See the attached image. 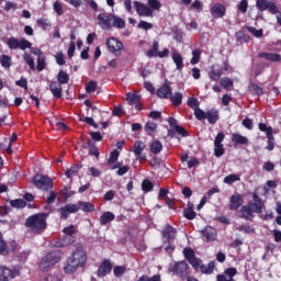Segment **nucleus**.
<instances>
[{"instance_id":"39","label":"nucleus","mask_w":281,"mask_h":281,"mask_svg":"<svg viewBox=\"0 0 281 281\" xmlns=\"http://www.w3.org/2000/svg\"><path fill=\"white\" fill-rule=\"evenodd\" d=\"M0 64L5 69H10V67L12 66V58L10 56H8V55H2L0 57Z\"/></svg>"},{"instance_id":"9","label":"nucleus","mask_w":281,"mask_h":281,"mask_svg":"<svg viewBox=\"0 0 281 281\" xmlns=\"http://www.w3.org/2000/svg\"><path fill=\"white\" fill-rule=\"evenodd\" d=\"M170 273H175V276H188V262L186 261H177L169 265Z\"/></svg>"},{"instance_id":"21","label":"nucleus","mask_w":281,"mask_h":281,"mask_svg":"<svg viewBox=\"0 0 281 281\" xmlns=\"http://www.w3.org/2000/svg\"><path fill=\"white\" fill-rule=\"evenodd\" d=\"M171 58L176 65V69L181 71L183 69V56H181L179 52L173 50Z\"/></svg>"},{"instance_id":"5","label":"nucleus","mask_w":281,"mask_h":281,"mask_svg":"<svg viewBox=\"0 0 281 281\" xmlns=\"http://www.w3.org/2000/svg\"><path fill=\"white\" fill-rule=\"evenodd\" d=\"M65 236L58 241L57 247H68L71 245L76 238L74 235L76 234V226L70 225L63 229Z\"/></svg>"},{"instance_id":"8","label":"nucleus","mask_w":281,"mask_h":281,"mask_svg":"<svg viewBox=\"0 0 281 281\" xmlns=\"http://www.w3.org/2000/svg\"><path fill=\"white\" fill-rule=\"evenodd\" d=\"M19 276H21L19 268L10 269L5 266H0V281L14 280V278H19Z\"/></svg>"},{"instance_id":"23","label":"nucleus","mask_w":281,"mask_h":281,"mask_svg":"<svg viewBox=\"0 0 281 281\" xmlns=\"http://www.w3.org/2000/svg\"><path fill=\"white\" fill-rule=\"evenodd\" d=\"M244 201H243V196H240L238 193H235L232 195L231 198V210H238V207H240V205H243Z\"/></svg>"},{"instance_id":"53","label":"nucleus","mask_w":281,"mask_h":281,"mask_svg":"<svg viewBox=\"0 0 281 281\" xmlns=\"http://www.w3.org/2000/svg\"><path fill=\"white\" fill-rule=\"evenodd\" d=\"M191 10H196V12H201L203 10V2L200 0H195L193 3L190 4Z\"/></svg>"},{"instance_id":"50","label":"nucleus","mask_w":281,"mask_h":281,"mask_svg":"<svg viewBox=\"0 0 281 281\" xmlns=\"http://www.w3.org/2000/svg\"><path fill=\"white\" fill-rule=\"evenodd\" d=\"M97 88H98V82H95L94 80H91L86 85L87 93H93V91H95Z\"/></svg>"},{"instance_id":"34","label":"nucleus","mask_w":281,"mask_h":281,"mask_svg":"<svg viewBox=\"0 0 281 281\" xmlns=\"http://www.w3.org/2000/svg\"><path fill=\"white\" fill-rule=\"evenodd\" d=\"M23 60H24V63H26V65H29V67L32 71L36 70V65L34 64V57H32V55L25 53L23 55Z\"/></svg>"},{"instance_id":"3","label":"nucleus","mask_w":281,"mask_h":281,"mask_svg":"<svg viewBox=\"0 0 281 281\" xmlns=\"http://www.w3.org/2000/svg\"><path fill=\"white\" fill-rule=\"evenodd\" d=\"M175 238H177V229L172 226H166L162 229V243L167 244L165 249L168 254H172L175 251Z\"/></svg>"},{"instance_id":"31","label":"nucleus","mask_w":281,"mask_h":281,"mask_svg":"<svg viewBox=\"0 0 281 281\" xmlns=\"http://www.w3.org/2000/svg\"><path fill=\"white\" fill-rule=\"evenodd\" d=\"M243 218H246L247 221H251L254 218V212L251 211V207L249 205H245L240 209Z\"/></svg>"},{"instance_id":"52","label":"nucleus","mask_w":281,"mask_h":281,"mask_svg":"<svg viewBox=\"0 0 281 281\" xmlns=\"http://www.w3.org/2000/svg\"><path fill=\"white\" fill-rule=\"evenodd\" d=\"M221 85L227 91V90H229L231 87H234V81H232V79H229V78H222Z\"/></svg>"},{"instance_id":"27","label":"nucleus","mask_w":281,"mask_h":281,"mask_svg":"<svg viewBox=\"0 0 281 281\" xmlns=\"http://www.w3.org/2000/svg\"><path fill=\"white\" fill-rule=\"evenodd\" d=\"M112 27H116V30H124V27H126V21H124V19L113 14Z\"/></svg>"},{"instance_id":"55","label":"nucleus","mask_w":281,"mask_h":281,"mask_svg":"<svg viewBox=\"0 0 281 281\" xmlns=\"http://www.w3.org/2000/svg\"><path fill=\"white\" fill-rule=\"evenodd\" d=\"M126 100H127V102H130V104H135L139 100V95H137L135 93H127Z\"/></svg>"},{"instance_id":"56","label":"nucleus","mask_w":281,"mask_h":281,"mask_svg":"<svg viewBox=\"0 0 281 281\" xmlns=\"http://www.w3.org/2000/svg\"><path fill=\"white\" fill-rule=\"evenodd\" d=\"M184 216L186 218H188L189 221H193V218H196V212H194V210L192 209H187L184 211Z\"/></svg>"},{"instance_id":"38","label":"nucleus","mask_w":281,"mask_h":281,"mask_svg":"<svg viewBox=\"0 0 281 281\" xmlns=\"http://www.w3.org/2000/svg\"><path fill=\"white\" fill-rule=\"evenodd\" d=\"M169 98H171V102L175 106H180L182 100H183V94L176 92L171 94Z\"/></svg>"},{"instance_id":"64","label":"nucleus","mask_w":281,"mask_h":281,"mask_svg":"<svg viewBox=\"0 0 281 281\" xmlns=\"http://www.w3.org/2000/svg\"><path fill=\"white\" fill-rule=\"evenodd\" d=\"M138 27H139V30H153V24L148 23L146 21H140L138 23Z\"/></svg>"},{"instance_id":"48","label":"nucleus","mask_w":281,"mask_h":281,"mask_svg":"<svg viewBox=\"0 0 281 281\" xmlns=\"http://www.w3.org/2000/svg\"><path fill=\"white\" fill-rule=\"evenodd\" d=\"M248 32H250V34H252L254 36H256L257 38H261L263 31L262 29L257 30L254 26H247Z\"/></svg>"},{"instance_id":"18","label":"nucleus","mask_w":281,"mask_h":281,"mask_svg":"<svg viewBox=\"0 0 281 281\" xmlns=\"http://www.w3.org/2000/svg\"><path fill=\"white\" fill-rule=\"evenodd\" d=\"M106 45L110 49V52H112V54H115V52H121V49L124 47V45L122 44V42H120L117 38L115 37H111L106 41Z\"/></svg>"},{"instance_id":"7","label":"nucleus","mask_w":281,"mask_h":281,"mask_svg":"<svg viewBox=\"0 0 281 281\" xmlns=\"http://www.w3.org/2000/svg\"><path fill=\"white\" fill-rule=\"evenodd\" d=\"M33 183L35 188H38V190H50V188H54V182L52 181V178L47 176L36 175L33 178Z\"/></svg>"},{"instance_id":"11","label":"nucleus","mask_w":281,"mask_h":281,"mask_svg":"<svg viewBox=\"0 0 281 281\" xmlns=\"http://www.w3.org/2000/svg\"><path fill=\"white\" fill-rule=\"evenodd\" d=\"M256 5L261 12H265V10H269L271 14H278V7H276V3L271 1L257 0Z\"/></svg>"},{"instance_id":"60","label":"nucleus","mask_w":281,"mask_h":281,"mask_svg":"<svg viewBox=\"0 0 281 281\" xmlns=\"http://www.w3.org/2000/svg\"><path fill=\"white\" fill-rule=\"evenodd\" d=\"M188 105L191 108V109H194V111L196 109H199V100L196 98H190L188 100Z\"/></svg>"},{"instance_id":"44","label":"nucleus","mask_w":281,"mask_h":281,"mask_svg":"<svg viewBox=\"0 0 281 281\" xmlns=\"http://www.w3.org/2000/svg\"><path fill=\"white\" fill-rule=\"evenodd\" d=\"M200 60H201V50L200 49H194L192 52L191 65H199Z\"/></svg>"},{"instance_id":"54","label":"nucleus","mask_w":281,"mask_h":281,"mask_svg":"<svg viewBox=\"0 0 281 281\" xmlns=\"http://www.w3.org/2000/svg\"><path fill=\"white\" fill-rule=\"evenodd\" d=\"M194 115L196 120H206L207 112H204L203 110L198 108L194 110Z\"/></svg>"},{"instance_id":"62","label":"nucleus","mask_w":281,"mask_h":281,"mask_svg":"<svg viewBox=\"0 0 281 281\" xmlns=\"http://www.w3.org/2000/svg\"><path fill=\"white\" fill-rule=\"evenodd\" d=\"M43 69H45V57L40 56L37 58V70L43 71Z\"/></svg>"},{"instance_id":"19","label":"nucleus","mask_w":281,"mask_h":281,"mask_svg":"<svg viewBox=\"0 0 281 281\" xmlns=\"http://www.w3.org/2000/svg\"><path fill=\"white\" fill-rule=\"evenodd\" d=\"M203 239L207 243L212 240H216V229L214 227L207 226L204 231H202Z\"/></svg>"},{"instance_id":"40","label":"nucleus","mask_w":281,"mask_h":281,"mask_svg":"<svg viewBox=\"0 0 281 281\" xmlns=\"http://www.w3.org/2000/svg\"><path fill=\"white\" fill-rule=\"evenodd\" d=\"M59 85H67L69 82V75L65 71H59L57 76Z\"/></svg>"},{"instance_id":"61","label":"nucleus","mask_w":281,"mask_h":281,"mask_svg":"<svg viewBox=\"0 0 281 281\" xmlns=\"http://www.w3.org/2000/svg\"><path fill=\"white\" fill-rule=\"evenodd\" d=\"M223 139H225V134L223 132H220L214 140V146L223 145Z\"/></svg>"},{"instance_id":"63","label":"nucleus","mask_w":281,"mask_h":281,"mask_svg":"<svg viewBox=\"0 0 281 281\" xmlns=\"http://www.w3.org/2000/svg\"><path fill=\"white\" fill-rule=\"evenodd\" d=\"M214 151H215V157H222L224 155L225 149L223 148V145H214Z\"/></svg>"},{"instance_id":"47","label":"nucleus","mask_w":281,"mask_h":281,"mask_svg":"<svg viewBox=\"0 0 281 281\" xmlns=\"http://www.w3.org/2000/svg\"><path fill=\"white\" fill-rule=\"evenodd\" d=\"M145 131L148 135H153L155 131H157V124L153 122H147L145 125Z\"/></svg>"},{"instance_id":"42","label":"nucleus","mask_w":281,"mask_h":281,"mask_svg":"<svg viewBox=\"0 0 281 281\" xmlns=\"http://www.w3.org/2000/svg\"><path fill=\"white\" fill-rule=\"evenodd\" d=\"M221 76H222L221 69L213 67L212 71L210 72L211 80L218 82V80H221Z\"/></svg>"},{"instance_id":"4","label":"nucleus","mask_w":281,"mask_h":281,"mask_svg":"<svg viewBox=\"0 0 281 281\" xmlns=\"http://www.w3.org/2000/svg\"><path fill=\"white\" fill-rule=\"evenodd\" d=\"M61 259V256L58 251H52L42 259L40 267L42 271H47L54 265H58V261Z\"/></svg>"},{"instance_id":"16","label":"nucleus","mask_w":281,"mask_h":281,"mask_svg":"<svg viewBox=\"0 0 281 281\" xmlns=\"http://www.w3.org/2000/svg\"><path fill=\"white\" fill-rule=\"evenodd\" d=\"M134 7L138 16H153V10L148 5L139 1H134Z\"/></svg>"},{"instance_id":"6","label":"nucleus","mask_w":281,"mask_h":281,"mask_svg":"<svg viewBox=\"0 0 281 281\" xmlns=\"http://www.w3.org/2000/svg\"><path fill=\"white\" fill-rule=\"evenodd\" d=\"M7 45H8L9 49H22L23 52H25V49L32 47V43H30V41H27L25 38L19 40L16 37L8 38Z\"/></svg>"},{"instance_id":"2","label":"nucleus","mask_w":281,"mask_h":281,"mask_svg":"<svg viewBox=\"0 0 281 281\" xmlns=\"http://www.w3.org/2000/svg\"><path fill=\"white\" fill-rule=\"evenodd\" d=\"M26 227H31L32 232H43L47 227V215L35 214L30 216L25 223Z\"/></svg>"},{"instance_id":"1","label":"nucleus","mask_w":281,"mask_h":281,"mask_svg":"<svg viewBox=\"0 0 281 281\" xmlns=\"http://www.w3.org/2000/svg\"><path fill=\"white\" fill-rule=\"evenodd\" d=\"M85 265H87V252L85 250H76L64 263V273L74 276L79 269H85Z\"/></svg>"},{"instance_id":"49","label":"nucleus","mask_w":281,"mask_h":281,"mask_svg":"<svg viewBox=\"0 0 281 281\" xmlns=\"http://www.w3.org/2000/svg\"><path fill=\"white\" fill-rule=\"evenodd\" d=\"M125 272H126V268H124L122 266H116L113 269V273H114L115 278H122V276H124Z\"/></svg>"},{"instance_id":"26","label":"nucleus","mask_w":281,"mask_h":281,"mask_svg":"<svg viewBox=\"0 0 281 281\" xmlns=\"http://www.w3.org/2000/svg\"><path fill=\"white\" fill-rule=\"evenodd\" d=\"M77 206L79 207L78 211L82 210V212H95V206L91 202L79 201Z\"/></svg>"},{"instance_id":"13","label":"nucleus","mask_w":281,"mask_h":281,"mask_svg":"<svg viewBox=\"0 0 281 281\" xmlns=\"http://www.w3.org/2000/svg\"><path fill=\"white\" fill-rule=\"evenodd\" d=\"M183 256L188 260V262H190L193 269H199V267H201V259L194 257V250L190 248H184Z\"/></svg>"},{"instance_id":"41","label":"nucleus","mask_w":281,"mask_h":281,"mask_svg":"<svg viewBox=\"0 0 281 281\" xmlns=\"http://www.w3.org/2000/svg\"><path fill=\"white\" fill-rule=\"evenodd\" d=\"M147 4L151 12L155 10H161V2H159V0H147Z\"/></svg>"},{"instance_id":"17","label":"nucleus","mask_w":281,"mask_h":281,"mask_svg":"<svg viewBox=\"0 0 281 281\" xmlns=\"http://www.w3.org/2000/svg\"><path fill=\"white\" fill-rule=\"evenodd\" d=\"M112 269H113V266L111 265V261L104 260L99 267V270L97 273L98 278H104L109 276Z\"/></svg>"},{"instance_id":"10","label":"nucleus","mask_w":281,"mask_h":281,"mask_svg":"<svg viewBox=\"0 0 281 281\" xmlns=\"http://www.w3.org/2000/svg\"><path fill=\"white\" fill-rule=\"evenodd\" d=\"M98 23L102 30H111L113 27V13L99 14Z\"/></svg>"},{"instance_id":"25","label":"nucleus","mask_w":281,"mask_h":281,"mask_svg":"<svg viewBox=\"0 0 281 281\" xmlns=\"http://www.w3.org/2000/svg\"><path fill=\"white\" fill-rule=\"evenodd\" d=\"M50 91H52L54 98H56L57 100L63 97V87L60 86V83H58L56 81H53L50 83Z\"/></svg>"},{"instance_id":"22","label":"nucleus","mask_w":281,"mask_h":281,"mask_svg":"<svg viewBox=\"0 0 281 281\" xmlns=\"http://www.w3.org/2000/svg\"><path fill=\"white\" fill-rule=\"evenodd\" d=\"M157 95L159 98L168 99L172 95V89L170 88V86H168V83H165L157 90Z\"/></svg>"},{"instance_id":"43","label":"nucleus","mask_w":281,"mask_h":281,"mask_svg":"<svg viewBox=\"0 0 281 281\" xmlns=\"http://www.w3.org/2000/svg\"><path fill=\"white\" fill-rule=\"evenodd\" d=\"M236 181H240L239 175H229L224 178V183H227L228 186H232V183H236Z\"/></svg>"},{"instance_id":"24","label":"nucleus","mask_w":281,"mask_h":281,"mask_svg":"<svg viewBox=\"0 0 281 281\" xmlns=\"http://www.w3.org/2000/svg\"><path fill=\"white\" fill-rule=\"evenodd\" d=\"M259 58H265L266 60H270V63H280L281 56L276 53H260Z\"/></svg>"},{"instance_id":"59","label":"nucleus","mask_w":281,"mask_h":281,"mask_svg":"<svg viewBox=\"0 0 281 281\" xmlns=\"http://www.w3.org/2000/svg\"><path fill=\"white\" fill-rule=\"evenodd\" d=\"M53 8H54V11L56 12V14H58V16H63V5L60 4V2L56 1L54 4H53Z\"/></svg>"},{"instance_id":"14","label":"nucleus","mask_w":281,"mask_h":281,"mask_svg":"<svg viewBox=\"0 0 281 281\" xmlns=\"http://www.w3.org/2000/svg\"><path fill=\"white\" fill-rule=\"evenodd\" d=\"M78 204H74V203H68L64 206H61L58 212L61 216V218L67 220L69 218L70 214H76V212H78Z\"/></svg>"},{"instance_id":"36","label":"nucleus","mask_w":281,"mask_h":281,"mask_svg":"<svg viewBox=\"0 0 281 281\" xmlns=\"http://www.w3.org/2000/svg\"><path fill=\"white\" fill-rule=\"evenodd\" d=\"M259 130L266 133L268 139H273V130L265 123H259Z\"/></svg>"},{"instance_id":"57","label":"nucleus","mask_w":281,"mask_h":281,"mask_svg":"<svg viewBox=\"0 0 281 281\" xmlns=\"http://www.w3.org/2000/svg\"><path fill=\"white\" fill-rule=\"evenodd\" d=\"M8 252H9L8 244H5V241L0 238V254H1V256H8Z\"/></svg>"},{"instance_id":"33","label":"nucleus","mask_w":281,"mask_h":281,"mask_svg":"<svg viewBox=\"0 0 281 281\" xmlns=\"http://www.w3.org/2000/svg\"><path fill=\"white\" fill-rule=\"evenodd\" d=\"M36 23L42 30H50L52 29V22H49V19L47 18H41L36 20Z\"/></svg>"},{"instance_id":"45","label":"nucleus","mask_w":281,"mask_h":281,"mask_svg":"<svg viewBox=\"0 0 281 281\" xmlns=\"http://www.w3.org/2000/svg\"><path fill=\"white\" fill-rule=\"evenodd\" d=\"M10 205L12 207L21 209V207H25V205H27V203L24 200L18 199V200H12L10 202Z\"/></svg>"},{"instance_id":"12","label":"nucleus","mask_w":281,"mask_h":281,"mask_svg":"<svg viewBox=\"0 0 281 281\" xmlns=\"http://www.w3.org/2000/svg\"><path fill=\"white\" fill-rule=\"evenodd\" d=\"M252 201L248 203V206L255 214H260L262 207H265V202L258 196V193L252 194Z\"/></svg>"},{"instance_id":"28","label":"nucleus","mask_w":281,"mask_h":281,"mask_svg":"<svg viewBox=\"0 0 281 281\" xmlns=\"http://www.w3.org/2000/svg\"><path fill=\"white\" fill-rule=\"evenodd\" d=\"M232 142L234 144L244 145V146H247V144H249V139L246 136H243L236 133L232 135Z\"/></svg>"},{"instance_id":"37","label":"nucleus","mask_w":281,"mask_h":281,"mask_svg":"<svg viewBox=\"0 0 281 281\" xmlns=\"http://www.w3.org/2000/svg\"><path fill=\"white\" fill-rule=\"evenodd\" d=\"M249 92L252 93V95H262V93H265L262 88L256 83L249 85Z\"/></svg>"},{"instance_id":"30","label":"nucleus","mask_w":281,"mask_h":281,"mask_svg":"<svg viewBox=\"0 0 281 281\" xmlns=\"http://www.w3.org/2000/svg\"><path fill=\"white\" fill-rule=\"evenodd\" d=\"M164 149V145L161 144V142L159 140H154L150 146H149V150L150 153H153L154 155H159V153H161V150Z\"/></svg>"},{"instance_id":"20","label":"nucleus","mask_w":281,"mask_h":281,"mask_svg":"<svg viewBox=\"0 0 281 281\" xmlns=\"http://www.w3.org/2000/svg\"><path fill=\"white\" fill-rule=\"evenodd\" d=\"M211 14L217 19H223L225 16V5L223 4H214L211 9Z\"/></svg>"},{"instance_id":"29","label":"nucleus","mask_w":281,"mask_h":281,"mask_svg":"<svg viewBox=\"0 0 281 281\" xmlns=\"http://www.w3.org/2000/svg\"><path fill=\"white\" fill-rule=\"evenodd\" d=\"M111 221H115V214H113V212H105L100 216L101 225H106L111 223Z\"/></svg>"},{"instance_id":"32","label":"nucleus","mask_w":281,"mask_h":281,"mask_svg":"<svg viewBox=\"0 0 281 281\" xmlns=\"http://www.w3.org/2000/svg\"><path fill=\"white\" fill-rule=\"evenodd\" d=\"M159 55V42L154 41L153 47L150 50L147 52L148 58L157 57Z\"/></svg>"},{"instance_id":"58","label":"nucleus","mask_w":281,"mask_h":281,"mask_svg":"<svg viewBox=\"0 0 281 281\" xmlns=\"http://www.w3.org/2000/svg\"><path fill=\"white\" fill-rule=\"evenodd\" d=\"M142 188L144 192H150V190H153V182L149 180H144L142 183Z\"/></svg>"},{"instance_id":"35","label":"nucleus","mask_w":281,"mask_h":281,"mask_svg":"<svg viewBox=\"0 0 281 281\" xmlns=\"http://www.w3.org/2000/svg\"><path fill=\"white\" fill-rule=\"evenodd\" d=\"M206 120H209L210 124H216L218 122V111L206 112Z\"/></svg>"},{"instance_id":"15","label":"nucleus","mask_w":281,"mask_h":281,"mask_svg":"<svg viewBox=\"0 0 281 281\" xmlns=\"http://www.w3.org/2000/svg\"><path fill=\"white\" fill-rule=\"evenodd\" d=\"M146 148V144L144 142L138 140L134 144L133 153L139 161H146V154H144V150Z\"/></svg>"},{"instance_id":"46","label":"nucleus","mask_w":281,"mask_h":281,"mask_svg":"<svg viewBox=\"0 0 281 281\" xmlns=\"http://www.w3.org/2000/svg\"><path fill=\"white\" fill-rule=\"evenodd\" d=\"M201 271L202 273H212L214 271V262H210L207 265H202L201 266Z\"/></svg>"},{"instance_id":"51","label":"nucleus","mask_w":281,"mask_h":281,"mask_svg":"<svg viewBox=\"0 0 281 281\" xmlns=\"http://www.w3.org/2000/svg\"><path fill=\"white\" fill-rule=\"evenodd\" d=\"M120 157V151L117 149H114L111 155L110 158L108 159V164L111 166V164H115V161H117V158Z\"/></svg>"}]
</instances>
